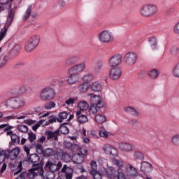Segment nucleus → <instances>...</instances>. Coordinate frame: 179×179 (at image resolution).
I'll use <instances>...</instances> for the list:
<instances>
[{
	"label": "nucleus",
	"instance_id": "nucleus-13",
	"mask_svg": "<svg viewBox=\"0 0 179 179\" xmlns=\"http://www.w3.org/2000/svg\"><path fill=\"white\" fill-rule=\"evenodd\" d=\"M85 68H86V64L80 63L71 66L69 69V72H74L75 73H77L78 75H79V73H82V72L85 71Z\"/></svg>",
	"mask_w": 179,
	"mask_h": 179
},
{
	"label": "nucleus",
	"instance_id": "nucleus-61",
	"mask_svg": "<svg viewBox=\"0 0 179 179\" xmlns=\"http://www.w3.org/2000/svg\"><path fill=\"white\" fill-rule=\"evenodd\" d=\"M72 173H73V170H72V169H69V172H66L65 175L66 179H72V177H73Z\"/></svg>",
	"mask_w": 179,
	"mask_h": 179
},
{
	"label": "nucleus",
	"instance_id": "nucleus-52",
	"mask_svg": "<svg viewBox=\"0 0 179 179\" xmlns=\"http://www.w3.org/2000/svg\"><path fill=\"white\" fill-rule=\"evenodd\" d=\"M83 80L85 82V83H89L90 82H92V80H93V75L92 74L85 75L83 76Z\"/></svg>",
	"mask_w": 179,
	"mask_h": 179
},
{
	"label": "nucleus",
	"instance_id": "nucleus-55",
	"mask_svg": "<svg viewBox=\"0 0 179 179\" xmlns=\"http://www.w3.org/2000/svg\"><path fill=\"white\" fill-rule=\"evenodd\" d=\"M34 145H36V144L32 143V144H29L28 145H25L24 147V150L27 153V156H29V155H30V149H32V148H34Z\"/></svg>",
	"mask_w": 179,
	"mask_h": 179
},
{
	"label": "nucleus",
	"instance_id": "nucleus-22",
	"mask_svg": "<svg viewBox=\"0 0 179 179\" xmlns=\"http://www.w3.org/2000/svg\"><path fill=\"white\" fill-rule=\"evenodd\" d=\"M124 111H126L127 114H131V115H133V117H139V112H138V110H136V108L132 106L124 108Z\"/></svg>",
	"mask_w": 179,
	"mask_h": 179
},
{
	"label": "nucleus",
	"instance_id": "nucleus-60",
	"mask_svg": "<svg viewBox=\"0 0 179 179\" xmlns=\"http://www.w3.org/2000/svg\"><path fill=\"white\" fill-rule=\"evenodd\" d=\"M170 51L172 55H177V54H178L179 48L177 46H172Z\"/></svg>",
	"mask_w": 179,
	"mask_h": 179
},
{
	"label": "nucleus",
	"instance_id": "nucleus-33",
	"mask_svg": "<svg viewBox=\"0 0 179 179\" xmlns=\"http://www.w3.org/2000/svg\"><path fill=\"white\" fill-rule=\"evenodd\" d=\"M91 89L93 92H101V89H103V87L101 86V84H100V83L95 82L92 84Z\"/></svg>",
	"mask_w": 179,
	"mask_h": 179
},
{
	"label": "nucleus",
	"instance_id": "nucleus-64",
	"mask_svg": "<svg viewBox=\"0 0 179 179\" xmlns=\"http://www.w3.org/2000/svg\"><path fill=\"white\" fill-rule=\"evenodd\" d=\"M173 31L175 34H179V22L175 25Z\"/></svg>",
	"mask_w": 179,
	"mask_h": 179
},
{
	"label": "nucleus",
	"instance_id": "nucleus-63",
	"mask_svg": "<svg viewBox=\"0 0 179 179\" xmlns=\"http://www.w3.org/2000/svg\"><path fill=\"white\" fill-rule=\"evenodd\" d=\"M20 45H15L13 46L12 51L14 54H16L20 51Z\"/></svg>",
	"mask_w": 179,
	"mask_h": 179
},
{
	"label": "nucleus",
	"instance_id": "nucleus-40",
	"mask_svg": "<svg viewBox=\"0 0 179 179\" xmlns=\"http://www.w3.org/2000/svg\"><path fill=\"white\" fill-rule=\"evenodd\" d=\"M35 145H34V148H35L36 150V153H38V155H43V152H44V148H43V145L37 143H34Z\"/></svg>",
	"mask_w": 179,
	"mask_h": 179
},
{
	"label": "nucleus",
	"instance_id": "nucleus-62",
	"mask_svg": "<svg viewBox=\"0 0 179 179\" xmlns=\"http://www.w3.org/2000/svg\"><path fill=\"white\" fill-rule=\"evenodd\" d=\"M80 153L82 156H86L87 155V148L86 146L83 145L80 149Z\"/></svg>",
	"mask_w": 179,
	"mask_h": 179
},
{
	"label": "nucleus",
	"instance_id": "nucleus-59",
	"mask_svg": "<svg viewBox=\"0 0 179 179\" xmlns=\"http://www.w3.org/2000/svg\"><path fill=\"white\" fill-rule=\"evenodd\" d=\"M29 176V173L27 172H22L20 174L19 176L15 178V179H27Z\"/></svg>",
	"mask_w": 179,
	"mask_h": 179
},
{
	"label": "nucleus",
	"instance_id": "nucleus-21",
	"mask_svg": "<svg viewBox=\"0 0 179 179\" xmlns=\"http://www.w3.org/2000/svg\"><path fill=\"white\" fill-rule=\"evenodd\" d=\"M76 116L78 122L80 124H85V122H87V116L82 114V112L80 110L76 112Z\"/></svg>",
	"mask_w": 179,
	"mask_h": 179
},
{
	"label": "nucleus",
	"instance_id": "nucleus-30",
	"mask_svg": "<svg viewBox=\"0 0 179 179\" xmlns=\"http://www.w3.org/2000/svg\"><path fill=\"white\" fill-rule=\"evenodd\" d=\"M115 179H127L125 177V173H124V169H117V171L115 175Z\"/></svg>",
	"mask_w": 179,
	"mask_h": 179
},
{
	"label": "nucleus",
	"instance_id": "nucleus-23",
	"mask_svg": "<svg viewBox=\"0 0 179 179\" xmlns=\"http://www.w3.org/2000/svg\"><path fill=\"white\" fill-rule=\"evenodd\" d=\"M119 148L120 150H122L123 152H130V150H132V145L128 143H122L119 144Z\"/></svg>",
	"mask_w": 179,
	"mask_h": 179
},
{
	"label": "nucleus",
	"instance_id": "nucleus-2",
	"mask_svg": "<svg viewBox=\"0 0 179 179\" xmlns=\"http://www.w3.org/2000/svg\"><path fill=\"white\" fill-rule=\"evenodd\" d=\"M38 44H40V36L38 35L31 36L25 44V51H27V52H31Z\"/></svg>",
	"mask_w": 179,
	"mask_h": 179
},
{
	"label": "nucleus",
	"instance_id": "nucleus-19",
	"mask_svg": "<svg viewBox=\"0 0 179 179\" xmlns=\"http://www.w3.org/2000/svg\"><path fill=\"white\" fill-rule=\"evenodd\" d=\"M0 129H4L3 132H6L7 136H10L13 131L11 129H13V126L8 125V124H3L0 125Z\"/></svg>",
	"mask_w": 179,
	"mask_h": 179
},
{
	"label": "nucleus",
	"instance_id": "nucleus-26",
	"mask_svg": "<svg viewBox=\"0 0 179 179\" xmlns=\"http://www.w3.org/2000/svg\"><path fill=\"white\" fill-rule=\"evenodd\" d=\"M129 174L131 178H136L138 177V170L132 165H129Z\"/></svg>",
	"mask_w": 179,
	"mask_h": 179
},
{
	"label": "nucleus",
	"instance_id": "nucleus-5",
	"mask_svg": "<svg viewBox=\"0 0 179 179\" xmlns=\"http://www.w3.org/2000/svg\"><path fill=\"white\" fill-rule=\"evenodd\" d=\"M156 12H157V7L152 4L144 5L141 8V14L145 17L152 16Z\"/></svg>",
	"mask_w": 179,
	"mask_h": 179
},
{
	"label": "nucleus",
	"instance_id": "nucleus-25",
	"mask_svg": "<svg viewBox=\"0 0 179 179\" xmlns=\"http://www.w3.org/2000/svg\"><path fill=\"white\" fill-rule=\"evenodd\" d=\"M106 173L109 178H114L117 174V171H115L114 167L111 166L106 169Z\"/></svg>",
	"mask_w": 179,
	"mask_h": 179
},
{
	"label": "nucleus",
	"instance_id": "nucleus-57",
	"mask_svg": "<svg viewBox=\"0 0 179 179\" xmlns=\"http://www.w3.org/2000/svg\"><path fill=\"white\" fill-rule=\"evenodd\" d=\"M44 107L45 110H51V108H54V107H55V102L50 101V102L46 103Z\"/></svg>",
	"mask_w": 179,
	"mask_h": 179
},
{
	"label": "nucleus",
	"instance_id": "nucleus-44",
	"mask_svg": "<svg viewBox=\"0 0 179 179\" xmlns=\"http://www.w3.org/2000/svg\"><path fill=\"white\" fill-rule=\"evenodd\" d=\"M10 136L13 143L15 145H19V143H20V138H19L17 135L13 133Z\"/></svg>",
	"mask_w": 179,
	"mask_h": 179
},
{
	"label": "nucleus",
	"instance_id": "nucleus-41",
	"mask_svg": "<svg viewBox=\"0 0 179 179\" xmlns=\"http://www.w3.org/2000/svg\"><path fill=\"white\" fill-rule=\"evenodd\" d=\"M90 174L92 176L94 179H102L103 174L97 171H90Z\"/></svg>",
	"mask_w": 179,
	"mask_h": 179
},
{
	"label": "nucleus",
	"instance_id": "nucleus-16",
	"mask_svg": "<svg viewBox=\"0 0 179 179\" xmlns=\"http://www.w3.org/2000/svg\"><path fill=\"white\" fill-rule=\"evenodd\" d=\"M141 171L143 173H150L153 171V166L148 162H142L141 163Z\"/></svg>",
	"mask_w": 179,
	"mask_h": 179
},
{
	"label": "nucleus",
	"instance_id": "nucleus-48",
	"mask_svg": "<svg viewBox=\"0 0 179 179\" xmlns=\"http://www.w3.org/2000/svg\"><path fill=\"white\" fill-rule=\"evenodd\" d=\"M58 121V118L54 115L49 116L48 117V121L45 122V125L48 126L49 124H54V122H57Z\"/></svg>",
	"mask_w": 179,
	"mask_h": 179
},
{
	"label": "nucleus",
	"instance_id": "nucleus-8",
	"mask_svg": "<svg viewBox=\"0 0 179 179\" xmlns=\"http://www.w3.org/2000/svg\"><path fill=\"white\" fill-rule=\"evenodd\" d=\"M91 106H96L97 108H103L104 107V102L103 98L100 95H94L90 99Z\"/></svg>",
	"mask_w": 179,
	"mask_h": 179
},
{
	"label": "nucleus",
	"instance_id": "nucleus-38",
	"mask_svg": "<svg viewBox=\"0 0 179 179\" xmlns=\"http://www.w3.org/2000/svg\"><path fill=\"white\" fill-rule=\"evenodd\" d=\"M15 17V11L13 10V8L10 10V12L8 13V17H7V23H9V24H12V22H13V19Z\"/></svg>",
	"mask_w": 179,
	"mask_h": 179
},
{
	"label": "nucleus",
	"instance_id": "nucleus-9",
	"mask_svg": "<svg viewBox=\"0 0 179 179\" xmlns=\"http://www.w3.org/2000/svg\"><path fill=\"white\" fill-rule=\"evenodd\" d=\"M10 167L12 171H15L14 176H17L20 173H22V170H23V162L22 161L15 160L14 162H11L10 164Z\"/></svg>",
	"mask_w": 179,
	"mask_h": 179
},
{
	"label": "nucleus",
	"instance_id": "nucleus-14",
	"mask_svg": "<svg viewBox=\"0 0 179 179\" xmlns=\"http://www.w3.org/2000/svg\"><path fill=\"white\" fill-rule=\"evenodd\" d=\"M103 150L106 155H110V156H117L118 155L117 149L109 144L104 145Z\"/></svg>",
	"mask_w": 179,
	"mask_h": 179
},
{
	"label": "nucleus",
	"instance_id": "nucleus-34",
	"mask_svg": "<svg viewBox=\"0 0 179 179\" xmlns=\"http://www.w3.org/2000/svg\"><path fill=\"white\" fill-rule=\"evenodd\" d=\"M134 160H144L145 155L142 153L141 151H135L133 155Z\"/></svg>",
	"mask_w": 179,
	"mask_h": 179
},
{
	"label": "nucleus",
	"instance_id": "nucleus-20",
	"mask_svg": "<svg viewBox=\"0 0 179 179\" xmlns=\"http://www.w3.org/2000/svg\"><path fill=\"white\" fill-rule=\"evenodd\" d=\"M78 59L79 57H78L77 56H71L70 57H68L65 60V65H66V66H72V65L78 62Z\"/></svg>",
	"mask_w": 179,
	"mask_h": 179
},
{
	"label": "nucleus",
	"instance_id": "nucleus-42",
	"mask_svg": "<svg viewBox=\"0 0 179 179\" xmlns=\"http://www.w3.org/2000/svg\"><path fill=\"white\" fill-rule=\"evenodd\" d=\"M37 136H36V134L34 133H33V131H30L28 133V140L29 141L31 145H33V143H34V141H36Z\"/></svg>",
	"mask_w": 179,
	"mask_h": 179
},
{
	"label": "nucleus",
	"instance_id": "nucleus-32",
	"mask_svg": "<svg viewBox=\"0 0 179 179\" xmlns=\"http://www.w3.org/2000/svg\"><path fill=\"white\" fill-rule=\"evenodd\" d=\"M78 106L81 111H86V110H89V103L85 101H80Z\"/></svg>",
	"mask_w": 179,
	"mask_h": 179
},
{
	"label": "nucleus",
	"instance_id": "nucleus-54",
	"mask_svg": "<svg viewBox=\"0 0 179 179\" xmlns=\"http://www.w3.org/2000/svg\"><path fill=\"white\" fill-rule=\"evenodd\" d=\"M62 159L64 162H65L66 163H69V162L72 160V157H71V155H69V153L68 152H64L63 154Z\"/></svg>",
	"mask_w": 179,
	"mask_h": 179
},
{
	"label": "nucleus",
	"instance_id": "nucleus-17",
	"mask_svg": "<svg viewBox=\"0 0 179 179\" xmlns=\"http://www.w3.org/2000/svg\"><path fill=\"white\" fill-rule=\"evenodd\" d=\"M29 163H32L34 166H38L40 162V157L37 154H31L28 158Z\"/></svg>",
	"mask_w": 179,
	"mask_h": 179
},
{
	"label": "nucleus",
	"instance_id": "nucleus-12",
	"mask_svg": "<svg viewBox=\"0 0 179 179\" xmlns=\"http://www.w3.org/2000/svg\"><path fill=\"white\" fill-rule=\"evenodd\" d=\"M45 135H46L47 141H54L55 142H58V136H60L59 131H52L51 130H48L45 131Z\"/></svg>",
	"mask_w": 179,
	"mask_h": 179
},
{
	"label": "nucleus",
	"instance_id": "nucleus-58",
	"mask_svg": "<svg viewBox=\"0 0 179 179\" xmlns=\"http://www.w3.org/2000/svg\"><path fill=\"white\" fill-rule=\"evenodd\" d=\"M172 143L175 145V146H179V135H175L172 137Z\"/></svg>",
	"mask_w": 179,
	"mask_h": 179
},
{
	"label": "nucleus",
	"instance_id": "nucleus-53",
	"mask_svg": "<svg viewBox=\"0 0 179 179\" xmlns=\"http://www.w3.org/2000/svg\"><path fill=\"white\" fill-rule=\"evenodd\" d=\"M31 15V6H29L28 8L26 10V13L23 17V20H27L30 15Z\"/></svg>",
	"mask_w": 179,
	"mask_h": 179
},
{
	"label": "nucleus",
	"instance_id": "nucleus-56",
	"mask_svg": "<svg viewBox=\"0 0 179 179\" xmlns=\"http://www.w3.org/2000/svg\"><path fill=\"white\" fill-rule=\"evenodd\" d=\"M173 75L175 78H179V63H178L173 68Z\"/></svg>",
	"mask_w": 179,
	"mask_h": 179
},
{
	"label": "nucleus",
	"instance_id": "nucleus-29",
	"mask_svg": "<svg viewBox=\"0 0 179 179\" xmlns=\"http://www.w3.org/2000/svg\"><path fill=\"white\" fill-rule=\"evenodd\" d=\"M8 59H9L8 56H6L5 55H1V57H0V69L2 68H5V66H6V64H8Z\"/></svg>",
	"mask_w": 179,
	"mask_h": 179
},
{
	"label": "nucleus",
	"instance_id": "nucleus-36",
	"mask_svg": "<svg viewBox=\"0 0 179 179\" xmlns=\"http://www.w3.org/2000/svg\"><path fill=\"white\" fill-rule=\"evenodd\" d=\"M97 113H100V108H97L96 106L91 105L89 109L90 115H96Z\"/></svg>",
	"mask_w": 179,
	"mask_h": 179
},
{
	"label": "nucleus",
	"instance_id": "nucleus-51",
	"mask_svg": "<svg viewBox=\"0 0 179 179\" xmlns=\"http://www.w3.org/2000/svg\"><path fill=\"white\" fill-rule=\"evenodd\" d=\"M76 100H78V97L69 98L65 101V104L67 106H73Z\"/></svg>",
	"mask_w": 179,
	"mask_h": 179
},
{
	"label": "nucleus",
	"instance_id": "nucleus-50",
	"mask_svg": "<svg viewBox=\"0 0 179 179\" xmlns=\"http://www.w3.org/2000/svg\"><path fill=\"white\" fill-rule=\"evenodd\" d=\"M113 164L118 167V169H124V162L118 159H113Z\"/></svg>",
	"mask_w": 179,
	"mask_h": 179
},
{
	"label": "nucleus",
	"instance_id": "nucleus-35",
	"mask_svg": "<svg viewBox=\"0 0 179 179\" xmlns=\"http://www.w3.org/2000/svg\"><path fill=\"white\" fill-rule=\"evenodd\" d=\"M90 87V84L84 83L78 86V89L81 93H86L87 90Z\"/></svg>",
	"mask_w": 179,
	"mask_h": 179
},
{
	"label": "nucleus",
	"instance_id": "nucleus-47",
	"mask_svg": "<svg viewBox=\"0 0 179 179\" xmlns=\"http://www.w3.org/2000/svg\"><path fill=\"white\" fill-rule=\"evenodd\" d=\"M68 113L66 112H62L59 113V118H57L58 122H62V120H66L68 118Z\"/></svg>",
	"mask_w": 179,
	"mask_h": 179
},
{
	"label": "nucleus",
	"instance_id": "nucleus-18",
	"mask_svg": "<svg viewBox=\"0 0 179 179\" xmlns=\"http://www.w3.org/2000/svg\"><path fill=\"white\" fill-rule=\"evenodd\" d=\"M72 160L75 164H82L85 162V157L80 153H77L72 157Z\"/></svg>",
	"mask_w": 179,
	"mask_h": 179
},
{
	"label": "nucleus",
	"instance_id": "nucleus-6",
	"mask_svg": "<svg viewBox=\"0 0 179 179\" xmlns=\"http://www.w3.org/2000/svg\"><path fill=\"white\" fill-rule=\"evenodd\" d=\"M97 37L101 43H111L114 40V35L108 30L102 31Z\"/></svg>",
	"mask_w": 179,
	"mask_h": 179
},
{
	"label": "nucleus",
	"instance_id": "nucleus-39",
	"mask_svg": "<svg viewBox=\"0 0 179 179\" xmlns=\"http://www.w3.org/2000/svg\"><path fill=\"white\" fill-rule=\"evenodd\" d=\"M57 131H59V134H60V135L61 134H62L63 135H66L67 134H69V129H68V127L64 124H62Z\"/></svg>",
	"mask_w": 179,
	"mask_h": 179
},
{
	"label": "nucleus",
	"instance_id": "nucleus-15",
	"mask_svg": "<svg viewBox=\"0 0 179 179\" xmlns=\"http://www.w3.org/2000/svg\"><path fill=\"white\" fill-rule=\"evenodd\" d=\"M69 76L67 80L69 85H75L76 82L79 81V74L74 71H69Z\"/></svg>",
	"mask_w": 179,
	"mask_h": 179
},
{
	"label": "nucleus",
	"instance_id": "nucleus-37",
	"mask_svg": "<svg viewBox=\"0 0 179 179\" xmlns=\"http://www.w3.org/2000/svg\"><path fill=\"white\" fill-rule=\"evenodd\" d=\"M150 45L152 48V50H157L158 45H157V39L156 38H150L149 39Z\"/></svg>",
	"mask_w": 179,
	"mask_h": 179
},
{
	"label": "nucleus",
	"instance_id": "nucleus-3",
	"mask_svg": "<svg viewBox=\"0 0 179 179\" xmlns=\"http://www.w3.org/2000/svg\"><path fill=\"white\" fill-rule=\"evenodd\" d=\"M40 97L43 101L53 100L55 97V90L50 87H46L41 90Z\"/></svg>",
	"mask_w": 179,
	"mask_h": 179
},
{
	"label": "nucleus",
	"instance_id": "nucleus-4",
	"mask_svg": "<svg viewBox=\"0 0 179 179\" xmlns=\"http://www.w3.org/2000/svg\"><path fill=\"white\" fill-rule=\"evenodd\" d=\"M24 104H26V101L21 98H12L6 102V107H10V108H20Z\"/></svg>",
	"mask_w": 179,
	"mask_h": 179
},
{
	"label": "nucleus",
	"instance_id": "nucleus-10",
	"mask_svg": "<svg viewBox=\"0 0 179 179\" xmlns=\"http://www.w3.org/2000/svg\"><path fill=\"white\" fill-rule=\"evenodd\" d=\"M108 64L110 68H115V66H119L120 64H122V56L120 55L112 56L108 61Z\"/></svg>",
	"mask_w": 179,
	"mask_h": 179
},
{
	"label": "nucleus",
	"instance_id": "nucleus-31",
	"mask_svg": "<svg viewBox=\"0 0 179 179\" xmlns=\"http://www.w3.org/2000/svg\"><path fill=\"white\" fill-rule=\"evenodd\" d=\"M159 75H160V71L157 69H152L148 72V76L150 79H157V78H159Z\"/></svg>",
	"mask_w": 179,
	"mask_h": 179
},
{
	"label": "nucleus",
	"instance_id": "nucleus-46",
	"mask_svg": "<svg viewBox=\"0 0 179 179\" xmlns=\"http://www.w3.org/2000/svg\"><path fill=\"white\" fill-rule=\"evenodd\" d=\"M103 66V64L101 60L97 61L95 63V66H94V70L96 72H100V71H101V69Z\"/></svg>",
	"mask_w": 179,
	"mask_h": 179
},
{
	"label": "nucleus",
	"instance_id": "nucleus-49",
	"mask_svg": "<svg viewBox=\"0 0 179 179\" xmlns=\"http://www.w3.org/2000/svg\"><path fill=\"white\" fill-rule=\"evenodd\" d=\"M17 129L20 132H22V134H27V132H29V127H27L26 125H18Z\"/></svg>",
	"mask_w": 179,
	"mask_h": 179
},
{
	"label": "nucleus",
	"instance_id": "nucleus-28",
	"mask_svg": "<svg viewBox=\"0 0 179 179\" xmlns=\"http://www.w3.org/2000/svg\"><path fill=\"white\" fill-rule=\"evenodd\" d=\"M107 121V117L101 114H98L95 116V122L96 124H104Z\"/></svg>",
	"mask_w": 179,
	"mask_h": 179
},
{
	"label": "nucleus",
	"instance_id": "nucleus-45",
	"mask_svg": "<svg viewBox=\"0 0 179 179\" xmlns=\"http://www.w3.org/2000/svg\"><path fill=\"white\" fill-rule=\"evenodd\" d=\"M99 128V135L101 138H108V132L104 129V127L101 126Z\"/></svg>",
	"mask_w": 179,
	"mask_h": 179
},
{
	"label": "nucleus",
	"instance_id": "nucleus-1",
	"mask_svg": "<svg viewBox=\"0 0 179 179\" xmlns=\"http://www.w3.org/2000/svg\"><path fill=\"white\" fill-rule=\"evenodd\" d=\"M45 167L48 169L51 173L59 171L62 169V162L54 158H50L46 162Z\"/></svg>",
	"mask_w": 179,
	"mask_h": 179
},
{
	"label": "nucleus",
	"instance_id": "nucleus-11",
	"mask_svg": "<svg viewBox=\"0 0 179 179\" xmlns=\"http://www.w3.org/2000/svg\"><path fill=\"white\" fill-rule=\"evenodd\" d=\"M122 75V71L120 68H112L109 72V78L112 80H117L121 78Z\"/></svg>",
	"mask_w": 179,
	"mask_h": 179
},
{
	"label": "nucleus",
	"instance_id": "nucleus-7",
	"mask_svg": "<svg viewBox=\"0 0 179 179\" xmlns=\"http://www.w3.org/2000/svg\"><path fill=\"white\" fill-rule=\"evenodd\" d=\"M124 63L130 66L135 65L136 60L138 59V55L134 52H129L124 56Z\"/></svg>",
	"mask_w": 179,
	"mask_h": 179
},
{
	"label": "nucleus",
	"instance_id": "nucleus-43",
	"mask_svg": "<svg viewBox=\"0 0 179 179\" xmlns=\"http://www.w3.org/2000/svg\"><path fill=\"white\" fill-rule=\"evenodd\" d=\"M8 27L6 25H4L3 28L1 29L0 31V41H2V40H3V38L6 36V33H8Z\"/></svg>",
	"mask_w": 179,
	"mask_h": 179
},
{
	"label": "nucleus",
	"instance_id": "nucleus-24",
	"mask_svg": "<svg viewBox=\"0 0 179 179\" xmlns=\"http://www.w3.org/2000/svg\"><path fill=\"white\" fill-rule=\"evenodd\" d=\"M19 148H14L13 150L8 152V159H10V160H15V159L19 156Z\"/></svg>",
	"mask_w": 179,
	"mask_h": 179
},
{
	"label": "nucleus",
	"instance_id": "nucleus-27",
	"mask_svg": "<svg viewBox=\"0 0 179 179\" xmlns=\"http://www.w3.org/2000/svg\"><path fill=\"white\" fill-rule=\"evenodd\" d=\"M42 155L45 157H51L52 156H55V151L52 148H46L45 150H43Z\"/></svg>",
	"mask_w": 179,
	"mask_h": 179
}]
</instances>
